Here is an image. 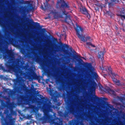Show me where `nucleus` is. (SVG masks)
I'll return each instance as SVG.
<instances>
[{
	"instance_id": "14",
	"label": "nucleus",
	"mask_w": 125,
	"mask_h": 125,
	"mask_svg": "<svg viewBox=\"0 0 125 125\" xmlns=\"http://www.w3.org/2000/svg\"><path fill=\"white\" fill-rule=\"evenodd\" d=\"M94 76L95 78H98V76L97 73H94Z\"/></svg>"
},
{
	"instance_id": "17",
	"label": "nucleus",
	"mask_w": 125,
	"mask_h": 125,
	"mask_svg": "<svg viewBox=\"0 0 125 125\" xmlns=\"http://www.w3.org/2000/svg\"><path fill=\"white\" fill-rule=\"evenodd\" d=\"M103 54H102V56H101L100 55H99V56H98V58H100L102 60L103 59Z\"/></svg>"
},
{
	"instance_id": "4",
	"label": "nucleus",
	"mask_w": 125,
	"mask_h": 125,
	"mask_svg": "<svg viewBox=\"0 0 125 125\" xmlns=\"http://www.w3.org/2000/svg\"><path fill=\"white\" fill-rule=\"evenodd\" d=\"M80 11L83 14L86 15L88 18H90V14H89L87 10L85 8L82 7L80 9Z\"/></svg>"
},
{
	"instance_id": "30",
	"label": "nucleus",
	"mask_w": 125,
	"mask_h": 125,
	"mask_svg": "<svg viewBox=\"0 0 125 125\" xmlns=\"http://www.w3.org/2000/svg\"><path fill=\"white\" fill-rule=\"evenodd\" d=\"M47 19V18H45V19Z\"/></svg>"
},
{
	"instance_id": "25",
	"label": "nucleus",
	"mask_w": 125,
	"mask_h": 125,
	"mask_svg": "<svg viewBox=\"0 0 125 125\" xmlns=\"http://www.w3.org/2000/svg\"><path fill=\"white\" fill-rule=\"evenodd\" d=\"M46 0V1H49L50 0Z\"/></svg>"
},
{
	"instance_id": "28",
	"label": "nucleus",
	"mask_w": 125,
	"mask_h": 125,
	"mask_svg": "<svg viewBox=\"0 0 125 125\" xmlns=\"http://www.w3.org/2000/svg\"><path fill=\"white\" fill-rule=\"evenodd\" d=\"M38 59H39V58H37V59H36V60H38Z\"/></svg>"
},
{
	"instance_id": "24",
	"label": "nucleus",
	"mask_w": 125,
	"mask_h": 125,
	"mask_svg": "<svg viewBox=\"0 0 125 125\" xmlns=\"http://www.w3.org/2000/svg\"><path fill=\"white\" fill-rule=\"evenodd\" d=\"M120 125H123V124L122 123H120Z\"/></svg>"
},
{
	"instance_id": "27",
	"label": "nucleus",
	"mask_w": 125,
	"mask_h": 125,
	"mask_svg": "<svg viewBox=\"0 0 125 125\" xmlns=\"http://www.w3.org/2000/svg\"><path fill=\"white\" fill-rule=\"evenodd\" d=\"M99 53H102V52H99Z\"/></svg>"
},
{
	"instance_id": "32",
	"label": "nucleus",
	"mask_w": 125,
	"mask_h": 125,
	"mask_svg": "<svg viewBox=\"0 0 125 125\" xmlns=\"http://www.w3.org/2000/svg\"><path fill=\"white\" fill-rule=\"evenodd\" d=\"M96 97L97 98V97H96Z\"/></svg>"
},
{
	"instance_id": "26",
	"label": "nucleus",
	"mask_w": 125,
	"mask_h": 125,
	"mask_svg": "<svg viewBox=\"0 0 125 125\" xmlns=\"http://www.w3.org/2000/svg\"><path fill=\"white\" fill-rule=\"evenodd\" d=\"M61 123H61V125H62V122H61ZM60 123H61V122H60Z\"/></svg>"
},
{
	"instance_id": "19",
	"label": "nucleus",
	"mask_w": 125,
	"mask_h": 125,
	"mask_svg": "<svg viewBox=\"0 0 125 125\" xmlns=\"http://www.w3.org/2000/svg\"><path fill=\"white\" fill-rule=\"evenodd\" d=\"M120 99L121 101L122 102H123V100H125V99L124 98H120Z\"/></svg>"
},
{
	"instance_id": "15",
	"label": "nucleus",
	"mask_w": 125,
	"mask_h": 125,
	"mask_svg": "<svg viewBox=\"0 0 125 125\" xmlns=\"http://www.w3.org/2000/svg\"><path fill=\"white\" fill-rule=\"evenodd\" d=\"M121 18L122 19L124 20V19L125 20V16L124 15H122L121 16Z\"/></svg>"
},
{
	"instance_id": "23",
	"label": "nucleus",
	"mask_w": 125,
	"mask_h": 125,
	"mask_svg": "<svg viewBox=\"0 0 125 125\" xmlns=\"http://www.w3.org/2000/svg\"><path fill=\"white\" fill-rule=\"evenodd\" d=\"M56 119L57 120H58L59 121H60V119L59 118H57Z\"/></svg>"
},
{
	"instance_id": "5",
	"label": "nucleus",
	"mask_w": 125,
	"mask_h": 125,
	"mask_svg": "<svg viewBox=\"0 0 125 125\" xmlns=\"http://www.w3.org/2000/svg\"><path fill=\"white\" fill-rule=\"evenodd\" d=\"M43 111L44 113V116L47 119H50L52 117V115H49V111L46 109H43Z\"/></svg>"
},
{
	"instance_id": "13",
	"label": "nucleus",
	"mask_w": 125,
	"mask_h": 125,
	"mask_svg": "<svg viewBox=\"0 0 125 125\" xmlns=\"http://www.w3.org/2000/svg\"><path fill=\"white\" fill-rule=\"evenodd\" d=\"M86 65L88 69H90L92 67L91 64L90 63H87L86 64Z\"/></svg>"
},
{
	"instance_id": "20",
	"label": "nucleus",
	"mask_w": 125,
	"mask_h": 125,
	"mask_svg": "<svg viewBox=\"0 0 125 125\" xmlns=\"http://www.w3.org/2000/svg\"><path fill=\"white\" fill-rule=\"evenodd\" d=\"M54 125H60V124L59 123H54Z\"/></svg>"
},
{
	"instance_id": "11",
	"label": "nucleus",
	"mask_w": 125,
	"mask_h": 125,
	"mask_svg": "<svg viewBox=\"0 0 125 125\" xmlns=\"http://www.w3.org/2000/svg\"><path fill=\"white\" fill-rule=\"evenodd\" d=\"M30 7H31V8L29 10H27V11L28 12H29L31 11H32V10H33L34 9V7H33L32 5V4H31L30 5Z\"/></svg>"
},
{
	"instance_id": "1",
	"label": "nucleus",
	"mask_w": 125,
	"mask_h": 125,
	"mask_svg": "<svg viewBox=\"0 0 125 125\" xmlns=\"http://www.w3.org/2000/svg\"><path fill=\"white\" fill-rule=\"evenodd\" d=\"M60 5V8L63 10L62 12H57L56 10H54L51 11L50 13L49 14L48 17L50 18L51 17L49 16L50 15L53 16L55 19H58L60 18H63V16L65 15V17L64 20V21L66 23H69L71 21L70 15H67L68 13L66 12L65 10L69 9V7L68 5L63 0H60V1L58 2L56 5L57 7L58 8V6Z\"/></svg>"
},
{
	"instance_id": "10",
	"label": "nucleus",
	"mask_w": 125,
	"mask_h": 125,
	"mask_svg": "<svg viewBox=\"0 0 125 125\" xmlns=\"http://www.w3.org/2000/svg\"><path fill=\"white\" fill-rule=\"evenodd\" d=\"M108 90V93L114 95H115V93L114 91L110 90V88H109Z\"/></svg>"
},
{
	"instance_id": "9",
	"label": "nucleus",
	"mask_w": 125,
	"mask_h": 125,
	"mask_svg": "<svg viewBox=\"0 0 125 125\" xmlns=\"http://www.w3.org/2000/svg\"><path fill=\"white\" fill-rule=\"evenodd\" d=\"M8 101L7 102V104L8 105L10 106V108H13V107H14V104L13 102L11 103L9 102L10 101V100L9 99H8Z\"/></svg>"
},
{
	"instance_id": "8",
	"label": "nucleus",
	"mask_w": 125,
	"mask_h": 125,
	"mask_svg": "<svg viewBox=\"0 0 125 125\" xmlns=\"http://www.w3.org/2000/svg\"><path fill=\"white\" fill-rule=\"evenodd\" d=\"M15 66L12 65L8 66V68L10 71L17 73L18 72V71L15 69Z\"/></svg>"
},
{
	"instance_id": "21",
	"label": "nucleus",
	"mask_w": 125,
	"mask_h": 125,
	"mask_svg": "<svg viewBox=\"0 0 125 125\" xmlns=\"http://www.w3.org/2000/svg\"><path fill=\"white\" fill-rule=\"evenodd\" d=\"M91 39V37L89 36H87L86 37V39L87 40H89Z\"/></svg>"
},
{
	"instance_id": "12",
	"label": "nucleus",
	"mask_w": 125,
	"mask_h": 125,
	"mask_svg": "<svg viewBox=\"0 0 125 125\" xmlns=\"http://www.w3.org/2000/svg\"><path fill=\"white\" fill-rule=\"evenodd\" d=\"M87 45L89 46H91L92 47H95V46L94 45L92 44L90 42H87L86 43Z\"/></svg>"
},
{
	"instance_id": "16",
	"label": "nucleus",
	"mask_w": 125,
	"mask_h": 125,
	"mask_svg": "<svg viewBox=\"0 0 125 125\" xmlns=\"http://www.w3.org/2000/svg\"><path fill=\"white\" fill-rule=\"evenodd\" d=\"M21 2H22V3H28L29 2L28 1H27L25 2H24V1L23 0H21Z\"/></svg>"
},
{
	"instance_id": "3",
	"label": "nucleus",
	"mask_w": 125,
	"mask_h": 125,
	"mask_svg": "<svg viewBox=\"0 0 125 125\" xmlns=\"http://www.w3.org/2000/svg\"><path fill=\"white\" fill-rule=\"evenodd\" d=\"M111 74L112 75V79L113 81L116 84L118 85H120V81L119 80H117L115 78V77H116L118 75L117 74H115V73H113L111 71Z\"/></svg>"
},
{
	"instance_id": "18",
	"label": "nucleus",
	"mask_w": 125,
	"mask_h": 125,
	"mask_svg": "<svg viewBox=\"0 0 125 125\" xmlns=\"http://www.w3.org/2000/svg\"><path fill=\"white\" fill-rule=\"evenodd\" d=\"M54 120H51L50 121V123L51 124H53L54 123Z\"/></svg>"
},
{
	"instance_id": "29",
	"label": "nucleus",
	"mask_w": 125,
	"mask_h": 125,
	"mask_svg": "<svg viewBox=\"0 0 125 125\" xmlns=\"http://www.w3.org/2000/svg\"><path fill=\"white\" fill-rule=\"evenodd\" d=\"M1 114H2V113H1V115L0 114V116H1Z\"/></svg>"
},
{
	"instance_id": "22",
	"label": "nucleus",
	"mask_w": 125,
	"mask_h": 125,
	"mask_svg": "<svg viewBox=\"0 0 125 125\" xmlns=\"http://www.w3.org/2000/svg\"><path fill=\"white\" fill-rule=\"evenodd\" d=\"M10 54L11 55V57H13V56H14L13 54L11 52L10 53Z\"/></svg>"
},
{
	"instance_id": "6",
	"label": "nucleus",
	"mask_w": 125,
	"mask_h": 125,
	"mask_svg": "<svg viewBox=\"0 0 125 125\" xmlns=\"http://www.w3.org/2000/svg\"><path fill=\"white\" fill-rule=\"evenodd\" d=\"M35 101L34 102H37L38 104L40 105H41L44 103V98H42L41 100H40L39 99H37L36 98H35Z\"/></svg>"
},
{
	"instance_id": "31",
	"label": "nucleus",
	"mask_w": 125,
	"mask_h": 125,
	"mask_svg": "<svg viewBox=\"0 0 125 125\" xmlns=\"http://www.w3.org/2000/svg\"><path fill=\"white\" fill-rule=\"evenodd\" d=\"M49 86H50V85H49Z\"/></svg>"
},
{
	"instance_id": "2",
	"label": "nucleus",
	"mask_w": 125,
	"mask_h": 125,
	"mask_svg": "<svg viewBox=\"0 0 125 125\" xmlns=\"http://www.w3.org/2000/svg\"><path fill=\"white\" fill-rule=\"evenodd\" d=\"M77 34L79 38L81 39V40L82 41L85 42V39L86 38L82 37L79 34V31H81L82 32H83V29L81 27H78V28L76 30Z\"/></svg>"
},
{
	"instance_id": "7",
	"label": "nucleus",
	"mask_w": 125,
	"mask_h": 125,
	"mask_svg": "<svg viewBox=\"0 0 125 125\" xmlns=\"http://www.w3.org/2000/svg\"><path fill=\"white\" fill-rule=\"evenodd\" d=\"M97 86V84L95 83H94L92 84V86L90 88V90L92 92H93L94 94L95 93V90Z\"/></svg>"
}]
</instances>
